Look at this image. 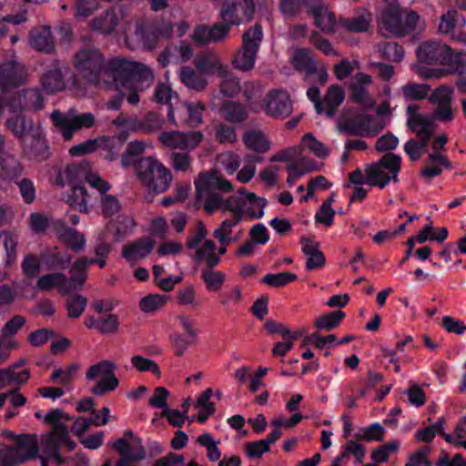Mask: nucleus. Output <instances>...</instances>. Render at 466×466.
Segmentation results:
<instances>
[{"label":"nucleus","mask_w":466,"mask_h":466,"mask_svg":"<svg viewBox=\"0 0 466 466\" xmlns=\"http://www.w3.org/2000/svg\"><path fill=\"white\" fill-rule=\"evenodd\" d=\"M35 416L51 428L50 431L43 434L40 439L42 455L39 456L42 466H46L47 461H52L57 465L64 463V459L59 453V450L64 447L67 451H72L76 443L69 439L67 422L69 417L61 410L55 409L47 413L36 411Z\"/></svg>","instance_id":"nucleus-2"},{"label":"nucleus","mask_w":466,"mask_h":466,"mask_svg":"<svg viewBox=\"0 0 466 466\" xmlns=\"http://www.w3.org/2000/svg\"><path fill=\"white\" fill-rule=\"evenodd\" d=\"M132 366L140 372L149 371L154 375L160 377V369L158 365L152 360L145 358L140 355H136L131 358Z\"/></svg>","instance_id":"nucleus-58"},{"label":"nucleus","mask_w":466,"mask_h":466,"mask_svg":"<svg viewBox=\"0 0 466 466\" xmlns=\"http://www.w3.org/2000/svg\"><path fill=\"white\" fill-rule=\"evenodd\" d=\"M68 283V278L65 274L55 272L40 277L36 282V289L50 290L56 288L61 294L65 295L71 292Z\"/></svg>","instance_id":"nucleus-30"},{"label":"nucleus","mask_w":466,"mask_h":466,"mask_svg":"<svg viewBox=\"0 0 466 466\" xmlns=\"http://www.w3.org/2000/svg\"><path fill=\"white\" fill-rule=\"evenodd\" d=\"M177 304L191 309H197L199 307V301L197 299V293L194 287L187 286L178 290Z\"/></svg>","instance_id":"nucleus-61"},{"label":"nucleus","mask_w":466,"mask_h":466,"mask_svg":"<svg viewBox=\"0 0 466 466\" xmlns=\"http://www.w3.org/2000/svg\"><path fill=\"white\" fill-rule=\"evenodd\" d=\"M205 106L198 101H184L179 102L168 107L167 117L175 126L177 122L175 117V113L177 114L180 121L188 127H198L203 122V113Z\"/></svg>","instance_id":"nucleus-16"},{"label":"nucleus","mask_w":466,"mask_h":466,"mask_svg":"<svg viewBox=\"0 0 466 466\" xmlns=\"http://www.w3.org/2000/svg\"><path fill=\"white\" fill-rule=\"evenodd\" d=\"M193 251V259L198 263H205L209 268H215L220 262V258L216 252L217 246L211 239H206Z\"/></svg>","instance_id":"nucleus-31"},{"label":"nucleus","mask_w":466,"mask_h":466,"mask_svg":"<svg viewBox=\"0 0 466 466\" xmlns=\"http://www.w3.org/2000/svg\"><path fill=\"white\" fill-rule=\"evenodd\" d=\"M345 318V313L337 310L325 315H321L315 321V327L319 329L331 330L339 326V322Z\"/></svg>","instance_id":"nucleus-52"},{"label":"nucleus","mask_w":466,"mask_h":466,"mask_svg":"<svg viewBox=\"0 0 466 466\" xmlns=\"http://www.w3.org/2000/svg\"><path fill=\"white\" fill-rule=\"evenodd\" d=\"M409 125L420 137V141L409 140L404 145V150L412 160H416L424 153L429 137L434 130V117L418 115L409 120Z\"/></svg>","instance_id":"nucleus-11"},{"label":"nucleus","mask_w":466,"mask_h":466,"mask_svg":"<svg viewBox=\"0 0 466 466\" xmlns=\"http://www.w3.org/2000/svg\"><path fill=\"white\" fill-rule=\"evenodd\" d=\"M263 37L260 25H256L248 30L242 37V48L232 60L235 68L248 71L254 67L257 52Z\"/></svg>","instance_id":"nucleus-10"},{"label":"nucleus","mask_w":466,"mask_h":466,"mask_svg":"<svg viewBox=\"0 0 466 466\" xmlns=\"http://www.w3.org/2000/svg\"><path fill=\"white\" fill-rule=\"evenodd\" d=\"M452 93V88L449 86H439V121H451L453 118L451 107Z\"/></svg>","instance_id":"nucleus-44"},{"label":"nucleus","mask_w":466,"mask_h":466,"mask_svg":"<svg viewBox=\"0 0 466 466\" xmlns=\"http://www.w3.org/2000/svg\"><path fill=\"white\" fill-rule=\"evenodd\" d=\"M84 181L101 193L106 192L109 189L108 184L97 174L94 173L89 165L86 163L68 166L59 173L56 179V182L61 187L66 185L71 186V191L67 196L66 202L81 212L87 211V193L81 185Z\"/></svg>","instance_id":"nucleus-3"},{"label":"nucleus","mask_w":466,"mask_h":466,"mask_svg":"<svg viewBox=\"0 0 466 466\" xmlns=\"http://www.w3.org/2000/svg\"><path fill=\"white\" fill-rule=\"evenodd\" d=\"M1 246L3 247V252L5 257V261L6 264H10L15 258L17 236L7 231L0 232V247Z\"/></svg>","instance_id":"nucleus-47"},{"label":"nucleus","mask_w":466,"mask_h":466,"mask_svg":"<svg viewBox=\"0 0 466 466\" xmlns=\"http://www.w3.org/2000/svg\"><path fill=\"white\" fill-rule=\"evenodd\" d=\"M181 82L190 89L203 90L208 85V79L197 68L183 66L179 71Z\"/></svg>","instance_id":"nucleus-39"},{"label":"nucleus","mask_w":466,"mask_h":466,"mask_svg":"<svg viewBox=\"0 0 466 466\" xmlns=\"http://www.w3.org/2000/svg\"><path fill=\"white\" fill-rule=\"evenodd\" d=\"M51 118L66 140H70L76 132L83 128H90L96 123L93 114H77L75 110H69L66 113L56 111L52 114Z\"/></svg>","instance_id":"nucleus-12"},{"label":"nucleus","mask_w":466,"mask_h":466,"mask_svg":"<svg viewBox=\"0 0 466 466\" xmlns=\"http://www.w3.org/2000/svg\"><path fill=\"white\" fill-rule=\"evenodd\" d=\"M197 196H205L207 193H215V190L231 192L232 184L224 178L217 170L203 172L195 182Z\"/></svg>","instance_id":"nucleus-22"},{"label":"nucleus","mask_w":466,"mask_h":466,"mask_svg":"<svg viewBox=\"0 0 466 466\" xmlns=\"http://www.w3.org/2000/svg\"><path fill=\"white\" fill-rule=\"evenodd\" d=\"M43 89L48 93L53 94L63 88V76L59 67L54 65L52 68L47 70L42 76Z\"/></svg>","instance_id":"nucleus-43"},{"label":"nucleus","mask_w":466,"mask_h":466,"mask_svg":"<svg viewBox=\"0 0 466 466\" xmlns=\"http://www.w3.org/2000/svg\"><path fill=\"white\" fill-rule=\"evenodd\" d=\"M118 23L117 16L114 11H108L106 15L93 22V28L103 33H111Z\"/></svg>","instance_id":"nucleus-55"},{"label":"nucleus","mask_w":466,"mask_h":466,"mask_svg":"<svg viewBox=\"0 0 466 466\" xmlns=\"http://www.w3.org/2000/svg\"><path fill=\"white\" fill-rule=\"evenodd\" d=\"M227 65H224L219 57L215 55L208 54L196 60V68L206 76L213 74H224V68Z\"/></svg>","instance_id":"nucleus-37"},{"label":"nucleus","mask_w":466,"mask_h":466,"mask_svg":"<svg viewBox=\"0 0 466 466\" xmlns=\"http://www.w3.org/2000/svg\"><path fill=\"white\" fill-rule=\"evenodd\" d=\"M223 116L226 120L233 123L242 122L246 116V110L239 104L229 102L222 108Z\"/></svg>","instance_id":"nucleus-56"},{"label":"nucleus","mask_w":466,"mask_h":466,"mask_svg":"<svg viewBox=\"0 0 466 466\" xmlns=\"http://www.w3.org/2000/svg\"><path fill=\"white\" fill-rule=\"evenodd\" d=\"M38 451L39 441L35 434L19 435L12 445H0V466H15L35 458Z\"/></svg>","instance_id":"nucleus-7"},{"label":"nucleus","mask_w":466,"mask_h":466,"mask_svg":"<svg viewBox=\"0 0 466 466\" xmlns=\"http://www.w3.org/2000/svg\"><path fill=\"white\" fill-rule=\"evenodd\" d=\"M110 71L116 88L119 95L113 96L106 103L111 110L119 109L124 96L129 104L139 102L138 91L148 86L153 80L152 71L141 63L133 62L124 58L110 60Z\"/></svg>","instance_id":"nucleus-1"},{"label":"nucleus","mask_w":466,"mask_h":466,"mask_svg":"<svg viewBox=\"0 0 466 466\" xmlns=\"http://www.w3.org/2000/svg\"><path fill=\"white\" fill-rule=\"evenodd\" d=\"M419 62L411 66V69L422 78H430L435 76V64L437 60V45L435 43H423L418 50Z\"/></svg>","instance_id":"nucleus-21"},{"label":"nucleus","mask_w":466,"mask_h":466,"mask_svg":"<svg viewBox=\"0 0 466 466\" xmlns=\"http://www.w3.org/2000/svg\"><path fill=\"white\" fill-rule=\"evenodd\" d=\"M14 116L8 117L7 127L20 138L24 144L25 153L29 157H39L46 154V145L43 139V132L38 125L25 117L22 113L13 110Z\"/></svg>","instance_id":"nucleus-5"},{"label":"nucleus","mask_w":466,"mask_h":466,"mask_svg":"<svg viewBox=\"0 0 466 466\" xmlns=\"http://www.w3.org/2000/svg\"><path fill=\"white\" fill-rule=\"evenodd\" d=\"M116 369V364L109 360H102L87 369L86 379L96 382L92 389L94 394L103 395L116 389L119 382L115 376Z\"/></svg>","instance_id":"nucleus-13"},{"label":"nucleus","mask_w":466,"mask_h":466,"mask_svg":"<svg viewBox=\"0 0 466 466\" xmlns=\"http://www.w3.org/2000/svg\"><path fill=\"white\" fill-rule=\"evenodd\" d=\"M299 147L301 151L308 149L319 158L327 157L329 154L328 147L313 137L311 133H307L302 137Z\"/></svg>","instance_id":"nucleus-46"},{"label":"nucleus","mask_w":466,"mask_h":466,"mask_svg":"<svg viewBox=\"0 0 466 466\" xmlns=\"http://www.w3.org/2000/svg\"><path fill=\"white\" fill-rule=\"evenodd\" d=\"M156 241L150 237L137 238L122 248L123 258L134 265L147 258L153 250Z\"/></svg>","instance_id":"nucleus-24"},{"label":"nucleus","mask_w":466,"mask_h":466,"mask_svg":"<svg viewBox=\"0 0 466 466\" xmlns=\"http://www.w3.org/2000/svg\"><path fill=\"white\" fill-rule=\"evenodd\" d=\"M239 163L238 155L232 151L223 152L217 157V164L222 167L228 175H233L238 169Z\"/></svg>","instance_id":"nucleus-53"},{"label":"nucleus","mask_w":466,"mask_h":466,"mask_svg":"<svg viewBox=\"0 0 466 466\" xmlns=\"http://www.w3.org/2000/svg\"><path fill=\"white\" fill-rule=\"evenodd\" d=\"M376 51L380 56L391 62H400L404 57L403 48L397 43H387L384 45H378Z\"/></svg>","instance_id":"nucleus-51"},{"label":"nucleus","mask_w":466,"mask_h":466,"mask_svg":"<svg viewBox=\"0 0 466 466\" xmlns=\"http://www.w3.org/2000/svg\"><path fill=\"white\" fill-rule=\"evenodd\" d=\"M53 228L58 238L66 242L75 251H80L86 247V238L76 229L67 228L61 220H56Z\"/></svg>","instance_id":"nucleus-26"},{"label":"nucleus","mask_w":466,"mask_h":466,"mask_svg":"<svg viewBox=\"0 0 466 466\" xmlns=\"http://www.w3.org/2000/svg\"><path fill=\"white\" fill-rule=\"evenodd\" d=\"M197 198L198 201L203 203L204 209L208 213H213L216 210H221L222 212L228 211V204H231V201L238 206L234 196L226 200L218 193H207L205 196H197Z\"/></svg>","instance_id":"nucleus-42"},{"label":"nucleus","mask_w":466,"mask_h":466,"mask_svg":"<svg viewBox=\"0 0 466 466\" xmlns=\"http://www.w3.org/2000/svg\"><path fill=\"white\" fill-rule=\"evenodd\" d=\"M349 456L354 457L356 463H361L365 456L364 447L354 441H347L342 447L341 453L337 458H341V461H343Z\"/></svg>","instance_id":"nucleus-57"},{"label":"nucleus","mask_w":466,"mask_h":466,"mask_svg":"<svg viewBox=\"0 0 466 466\" xmlns=\"http://www.w3.org/2000/svg\"><path fill=\"white\" fill-rule=\"evenodd\" d=\"M136 174L139 181L156 194L167 191L172 181L169 169L154 157L140 158L136 166Z\"/></svg>","instance_id":"nucleus-6"},{"label":"nucleus","mask_w":466,"mask_h":466,"mask_svg":"<svg viewBox=\"0 0 466 466\" xmlns=\"http://www.w3.org/2000/svg\"><path fill=\"white\" fill-rule=\"evenodd\" d=\"M386 126L385 121L379 116H366L361 119L360 125L352 127H345L351 134L361 137H374Z\"/></svg>","instance_id":"nucleus-32"},{"label":"nucleus","mask_w":466,"mask_h":466,"mask_svg":"<svg viewBox=\"0 0 466 466\" xmlns=\"http://www.w3.org/2000/svg\"><path fill=\"white\" fill-rule=\"evenodd\" d=\"M242 139L245 147L256 153H266L272 145L268 135L260 129H248L244 133Z\"/></svg>","instance_id":"nucleus-27"},{"label":"nucleus","mask_w":466,"mask_h":466,"mask_svg":"<svg viewBox=\"0 0 466 466\" xmlns=\"http://www.w3.org/2000/svg\"><path fill=\"white\" fill-rule=\"evenodd\" d=\"M466 71V53L439 44V77L442 74H462Z\"/></svg>","instance_id":"nucleus-20"},{"label":"nucleus","mask_w":466,"mask_h":466,"mask_svg":"<svg viewBox=\"0 0 466 466\" xmlns=\"http://www.w3.org/2000/svg\"><path fill=\"white\" fill-rule=\"evenodd\" d=\"M263 91L262 86L259 84L255 83H246L244 86V96L248 101L249 107L253 111H260L258 105H261V102L258 101V98L260 96Z\"/></svg>","instance_id":"nucleus-59"},{"label":"nucleus","mask_w":466,"mask_h":466,"mask_svg":"<svg viewBox=\"0 0 466 466\" xmlns=\"http://www.w3.org/2000/svg\"><path fill=\"white\" fill-rule=\"evenodd\" d=\"M80 365L76 362L71 363L65 368H58L53 370L51 380L71 390L72 382L76 378Z\"/></svg>","instance_id":"nucleus-40"},{"label":"nucleus","mask_w":466,"mask_h":466,"mask_svg":"<svg viewBox=\"0 0 466 466\" xmlns=\"http://www.w3.org/2000/svg\"><path fill=\"white\" fill-rule=\"evenodd\" d=\"M345 99V91L342 86L334 84L331 85L324 97H323V108L329 117H331L337 108L342 104Z\"/></svg>","instance_id":"nucleus-36"},{"label":"nucleus","mask_w":466,"mask_h":466,"mask_svg":"<svg viewBox=\"0 0 466 466\" xmlns=\"http://www.w3.org/2000/svg\"><path fill=\"white\" fill-rule=\"evenodd\" d=\"M371 83V76L362 72L357 73L353 76L350 88L355 102L363 105H371L367 90Z\"/></svg>","instance_id":"nucleus-29"},{"label":"nucleus","mask_w":466,"mask_h":466,"mask_svg":"<svg viewBox=\"0 0 466 466\" xmlns=\"http://www.w3.org/2000/svg\"><path fill=\"white\" fill-rule=\"evenodd\" d=\"M104 59L97 50H82L76 54L75 66L88 82L95 85L100 80L112 76L110 64L107 68H103Z\"/></svg>","instance_id":"nucleus-8"},{"label":"nucleus","mask_w":466,"mask_h":466,"mask_svg":"<svg viewBox=\"0 0 466 466\" xmlns=\"http://www.w3.org/2000/svg\"><path fill=\"white\" fill-rule=\"evenodd\" d=\"M31 44L38 51L51 52L54 49V42L48 27L31 32Z\"/></svg>","instance_id":"nucleus-45"},{"label":"nucleus","mask_w":466,"mask_h":466,"mask_svg":"<svg viewBox=\"0 0 466 466\" xmlns=\"http://www.w3.org/2000/svg\"><path fill=\"white\" fill-rule=\"evenodd\" d=\"M290 59L294 67L299 71L304 72L306 75H311L318 69L317 63L308 49H295Z\"/></svg>","instance_id":"nucleus-33"},{"label":"nucleus","mask_w":466,"mask_h":466,"mask_svg":"<svg viewBox=\"0 0 466 466\" xmlns=\"http://www.w3.org/2000/svg\"><path fill=\"white\" fill-rule=\"evenodd\" d=\"M167 302V297L162 294H149L139 301V308L145 313H151L163 308Z\"/></svg>","instance_id":"nucleus-50"},{"label":"nucleus","mask_w":466,"mask_h":466,"mask_svg":"<svg viewBox=\"0 0 466 466\" xmlns=\"http://www.w3.org/2000/svg\"><path fill=\"white\" fill-rule=\"evenodd\" d=\"M113 446L122 456L121 459L137 461L146 457V451L141 441L132 431H127L122 438L116 439Z\"/></svg>","instance_id":"nucleus-23"},{"label":"nucleus","mask_w":466,"mask_h":466,"mask_svg":"<svg viewBox=\"0 0 466 466\" xmlns=\"http://www.w3.org/2000/svg\"><path fill=\"white\" fill-rule=\"evenodd\" d=\"M370 15L365 14L351 18H347L343 21V26L351 32H364L367 31L370 24Z\"/></svg>","instance_id":"nucleus-60"},{"label":"nucleus","mask_w":466,"mask_h":466,"mask_svg":"<svg viewBox=\"0 0 466 466\" xmlns=\"http://www.w3.org/2000/svg\"><path fill=\"white\" fill-rule=\"evenodd\" d=\"M172 26L170 24H165L161 28L155 30H147L144 24L137 22L129 23L126 31V42L131 47L135 48L137 45L141 44L145 48L152 49L154 41L158 37H167L171 35Z\"/></svg>","instance_id":"nucleus-14"},{"label":"nucleus","mask_w":466,"mask_h":466,"mask_svg":"<svg viewBox=\"0 0 466 466\" xmlns=\"http://www.w3.org/2000/svg\"><path fill=\"white\" fill-rule=\"evenodd\" d=\"M316 25L325 32H331L336 25V18L329 10L328 6L322 3L313 4L310 7Z\"/></svg>","instance_id":"nucleus-34"},{"label":"nucleus","mask_w":466,"mask_h":466,"mask_svg":"<svg viewBox=\"0 0 466 466\" xmlns=\"http://www.w3.org/2000/svg\"><path fill=\"white\" fill-rule=\"evenodd\" d=\"M254 11L255 5L252 0H234L220 9V16L229 25H239L248 22Z\"/></svg>","instance_id":"nucleus-19"},{"label":"nucleus","mask_w":466,"mask_h":466,"mask_svg":"<svg viewBox=\"0 0 466 466\" xmlns=\"http://www.w3.org/2000/svg\"><path fill=\"white\" fill-rule=\"evenodd\" d=\"M388 8L381 13L379 21L380 33L385 37L403 36L408 34H419L425 23L419 15L400 7L397 0H383Z\"/></svg>","instance_id":"nucleus-4"},{"label":"nucleus","mask_w":466,"mask_h":466,"mask_svg":"<svg viewBox=\"0 0 466 466\" xmlns=\"http://www.w3.org/2000/svg\"><path fill=\"white\" fill-rule=\"evenodd\" d=\"M228 209L231 218L225 219L213 233V237L222 246H228L231 242L238 241L242 233L241 230H238V232L234 230L242 220V212L239 206L231 201V204H228Z\"/></svg>","instance_id":"nucleus-17"},{"label":"nucleus","mask_w":466,"mask_h":466,"mask_svg":"<svg viewBox=\"0 0 466 466\" xmlns=\"http://www.w3.org/2000/svg\"><path fill=\"white\" fill-rule=\"evenodd\" d=\"M88 258L82 257L77 258L72 265L69 275L70 291L82 288L86 282L88 270Z\"/></svg>","instance_id":"nucleus-35"},{"label":"nucleus","mask_w":466,"mask_h":466,"mask_svg":"<svg viewBox=\"0 0 466 466\" xmlns=\"http://www.w3.org/2000/svg\"><path fill=\"white\" fill-rule=\"evenodd\" d=\"M260 111L275 118H284L292 112V103L289 93L283 89H272L264 97Z\"/></svg>","instance_id":"nucleus-15"},{"label":"nucleus","mask_w":466,"mask_h":466,"mask_svg":"<svg viewBox=\"0 0 466 466\" xmlns=\"http://www.w3.org/2000/svg\"><path fill=\"white\" fill-rule=\"evenodd\" d=\"M259 157H247L245 164L237 174V179L241 183L249 182L256 174V162H259Z\"/></svg>","instance_id":"nucleus-62"},{"label":"nucleus","mask_w":466,"mask_h":466,"mask_svg":"<svg viewBox=\"0 0 466 466\" xmlns=\"http://www.w3.org/2000/svg\"><path fill=\"white\" fill-rule=\"evenodd\" d=\"M164 118L156 114L148 113L143 119L130 120L127 124L128 128L135 131H143L147 133L156 132L162 128L164 125Z\"/></svg>","instance_id":"nucleus-38"},{"label":"nucleus","mask_w":466,"mask_h":466,"mask_svg":"<svg viewBox=\"0 0 466 466\" xmlns=\"http://www.w3.org/2000/svg\"><path fill=\"white\" fill-rule=\"evenodd\" d=\"M87 305V299L79 294H73L66 298V309L69 318H79L85 311Z\"/></svg>","instance_id":"nucleus-49"},{"label":"nucleus","mask_w":466,"mask_h":466,"mask_svg":"<svg viewBox=\"0 0 466 466\" xmlns=\"http://www.w3.org/2000/svg\"><path fill=\"white\" fill-rule=\"evenodd\" d=\"M183 244L180 241L167 239L159 243L156 254L158 257L176 256L182 252Z\"/></svg>","instance_id":"nucleus-63"},{"label":"nucleus","mask_w":466,"mask_h":466,"mask_svg":"<svg viewBox=\"0 0 466 466\" xmlns=\"http://www.w3.org/2000/svg\"><path fill=\"white\" fill-rule=\"evenodd\" d=\"M192 56V49L188 44L182 43L177 46L167 47L160 56L159 62L166 66L172 62H185Z\"/></svg>","instance_id":"nucleus-41"},{"label":"nucleus","mask_w":466,"mask_h":466,"mask_svg":"<svg viewBox=\"0 0 466 466\" xmlns=\"http://www.w3.org/2000/svg\"><path fill=\"white\" fill-rule=\"evenodd\" d=\"M202 279L208 289L216 291L222 287L225 281V275L220 271L206 269L202 272Z\"/></svg>","instance_id":"nucleus-64"},{"label":"nucleus","mask_w":466,"mask_h":466,"mask_svg":"<svg viewBox=\"0 0 466 466\" xmlns=\"http://www.w3.org/2000/svg\"><path fill=\"white\" fill-rule=\"evenodd\" d=\"M136 223L129 215H122L106 224L107 230L112 231V238L116 242L122 241L134 232Z\"/></svg>","instance_id":"nucleus-28"},{"label":"nucleus","mask_w":466,"mask_h":466,"mask_svg":"<svg viewBox=\"0 0 466 466\" xmlns=\"http://www.w3.org/2000/svg\"><path fill=\"white\" fill-rule=\"evenodd\" d=\"M158 140L168 148L193 149L203 140V134L200 131H167L160 133Z\"/></svg>","instance_id":"nucleus-18"},{"label":"nucleus","mask_w":466,"mask_h":466,"mask_svg":"<svg viewBox=\"0 0 466 466\" xmlns=\"http://www.w3.org/2000/svg\"><path fill=\"white\" fill-rule=\"evenodd\" d=\"M208 230L202 221H198L192 233H190L186 241V246L189 250H195L207 238Z\"/></svg>","instance_id":"nucleus-54"},{"label":"nucleus","mask_w":466,"mask_h":466,"mask_svg":"<svg viewBox=\"0 0 466 466\" xmlns=\"http://www.w3.org/2000/svg\"><path fill=\"white\" fill-rule=\"evenodd\" d=\"M401 158L395 154H386L378 162L365 167L368 185L384 187L390 180L397 181Z\"/></svg>","instance_id":"nucleus-9"},{"label":"nucleus","mask_w":466,"mask_h":466,"mask_svg":"<svg viewBox=\"0 0 466 466\" xmlns=\"http://www.w3.org/2000/svg\"><path fill=\"white\" fill-rule=\"evenodd\" d=\"M221 78L220 92L227 96H234L240 91L238 80L229 72L228 66L224 68V74H219Z\"/></svg>","instance_id":"nucleus-48"},{"label":"nucleus","mask_w":466,"mask_h":466,"mask_svg":"<svg viewBox=\"0 0 466 466\" xmlns=\"http://www.w3.org/2000/svg\"><path fill=\"white\" fill-rule=\"evenodd\" d=\"M241 212L242 218L247 215L249 218H260L264 215V208L267 204L265 198H258L255 194L247 192L244 189L238 191V196H234Z\"/></svg>","instance_id":"nucleus-25"}]
</instances>
